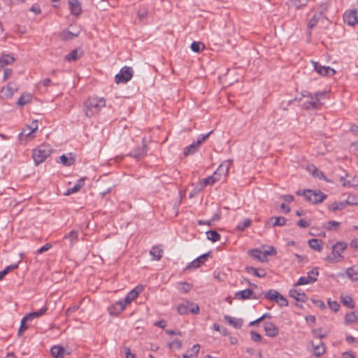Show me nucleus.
Wrapping results in <instances>:
<instances>
[{
  "label": "nucleus",
  "instance_id": "nucleus-1",
  "mask_svg": "<svg viewBox=\"0 0 358 358\" xmlns=\"http://www.w3.org/2000/svg\"><path fill=\"white\" fill-rule=\"evenodd\" d=\"M106 99L97 96L90 97L84 103V111L87 117L97 114L102 108L106 106Z\"/></svg>",
  "mask_w": 358,
  "mask_h": 358
},
{
  "label": "nucleus",
  "instance_id": "nucleus-2",
  "mask_svg": "<svg viewBox=\"0 0 358 358\" xmlns=\"http://www.w3.org/2000/svg\"><path fill=\"white\" fill-rule=\"evenodd\" d=\"M348 244L344 241H338L331 247V254L325 257V261L336 263L343 259L342 253L346 250Z\"/></svg>",
  "mask_w": 358,
  "mask_h": 358
},
{
  "label": "nucleus",
  "instance_id": "nucleus-3",
  "mask_svg": "<svg viewBox=\"0 0 358 358\" xmlns=\"http://www.w3.org/2000/svg\"><path fill=\"white\" fill-rule=\"evenodd\" d=\"M302 96L303 97H307L310 99V101H308L304 102L302 105L303 108L304 109H317L321 105L320 102V99L324 96V92H317L314 94L308 92L303 91L302 92Z\"/></svg>",
  "mask_w": 358,
  "mask_h": 358
},
{
  "label": "nucleus",
  "instance_id": "nucleus-4",
  "mask_svg": "<svg viewBox=\"0 0 358 358\" xmlns=\"http://www.w3.org/2000/svg\"><path fill=\"white\" fill-rule=\"evenodd\" d=\"M51 154V149L46 145H41L33 150L32 157L36 166L43 163Z\"/></svg>",
  "mask_w": 358,
  "mask_h": 358
},
{
  "label": "nucleus",
  "instance_id": "nucleus-5",
  "mask_svg": "<svg viewBox=\"0 0 358 358\" xmlns=\"http://www.w3.org/2000/svg\"><path fill=\"white\" fill-rule=\"evenodd\" d=\"M212 133L213 131H210L208 134L199 135L196 141H194L189 146H187L184 148V155L188 156L196 153L199 150L201 145L206 141V140L210 136V135Z\"/></svg>",
  "mask_w": 358,
  "mask_h": 358
},
{
  "label": "nucleus",
  "instance_id": "nucleus-6",
  "mask_svg": "<svg viewBox=\"0 0 358 358\" xmlns=\"http://www.w3.org/2000/svg\"><path fill=\"white\" fill-rule=\"evenodd\" d=\"M177 310L180 315L199 314L200 313L199 305L188 300L180 303L177 307Z\"/></svg>",
  "mask_w": 358,
  "mask_h": 358
},
{
  "label": "nucleus",
  "instance_id": "nucleus-7",
  "mask_svg": "<svg viewBox=\"0 0 358 358\" xmlns=\"http://www.w3.org/2000/svg\"><path fill=\"white\" fill-rule=\"evenodd\" d=\"M134 71L131 67L124 66L121 69L119 73L115 76V81L117 84L127 83L133 77Z\"/></svg>",
  "mask_w": 358,
  "mask_h": 358
},
{
  "label": "nucleus",
  "instance_id": "nucleus-8",
  "mask_svg": "<svg viewBox=\"0 0 358 358\" xmlns=\"http://www.w3.org/2000/svg\"><path fill=\"white\" fill-rule=\"evenodd\" d=\"M33 124H35V127L27 126L19 134L18 140L20 144H26L27 141L32 139L31 134L38 129V122L36 120L33 121Z\"/></svg>",
  "mask_w": 358,
  "mask_h": 358
},
{
  "label": "nucleus",
  "instance_id": "nucleus-9",
  "mask_svg": "<svg viewBox=\"0 0 358 358\" xmlns=\"http://www.w3.org/2000/svg\"><path fill=\"white\" fill-rule=\"evenodd\" d=\"M318 275V268L315 267L308 272L307 276L300 277L297 282L294 285V287L313 283L317 281Z\"/></svg>",
  "mask_w": 358,
  "mask_h": 358
},
{
  "label": "nucleus",
  "instance_id": "nucleus-10",
  "mask_svg": "<svg viewBox=\"0 0 358 358\" xmlns=\"http://www.w3.org/2000/svg\"><path fill=\"white\" fill-rule=\"evenodd\" d=\"M314 70L320 75L323 76L331 77L336 73V71L328 66H322L317 62H311Z\"/></svg>",
  "mask_w": 358,
  "mask_h": 358
},
{
  "label": "nucleus",
  "instance_id": "nucleus-11",
  "mask_svg": "<svg viewBox=\"0 0 358 358\" xmlns=\"http://www.w3.org/2000/svg\"><path fill=\"white\" fill-rule=\"evenodd\" d=\"M18 90V85L14 82H9L6 86L3 87L0 90L1 99H8L12 97L13 94Z\"/></svg>",
  "mask_w": 358,
  "mask_h": 358
},
{
  "label": "nucleus",
  "instance_id": "nucleus-12",
  "mask_svg": "<svg viewBox=\"0 0 358 358\" xmlns=\"http://www.w3.org/2000/svg\"><path fill=\"white\" fill-rule=\"evenodd\" d=\"M308 194L307 196L308 201L313 203L317 204L322 202L327 197V194L322 193L320 190H312L309 189Z\"/></svg>",
  "mask_w": 358,
  "mask_h": 358
},
{
  "label": "nucleus",
  "instance_id": "nucleus-13",
  "mask_svg": "<svg viewBox=\"0 0 358 358\" xmlns=\"http://www.w3.org/2000/svg\"><path fill=\"white\" fill-rule=\"evenodd\" d=\"M262 294L257 295L251 289H245L238 291L235 293V299L238 300H246L249 299H259Z\"/></svg>",
  "mask_w": 358,
  "mask_h": 358
},
{
  "label": "nucleus",
  "instance_id": "nucleus-14",
  "mask_svg": "<svg viewBox=\"0 0 358 358\" xmlns=\"http://www.w3.org/2000/svg\"><path fill=\"white\" fill-rule=\"evenodd\" d=\"M210 255L211 252H208L196 257L185 268L184 271L199 268L206 261H207L208 258L210 256Z\"/></svg>",
  "mask_w": 358,
  "mask_h": 358
},
{
  "label": "nucleus",
  "instance_id": "nucleus-15",
  "mask_svg": "<svg viewBox=\"0 0 358 358\" xmlns=\"http://www.w3.org/2000/svg\"><path fill=\"white\" fill-rule=\"evenodd\" d=\"M232 165V160L228 159L224 161L217 170L214 172L215 175L221 178V176H223L224 178L228 176V173L231 166Z\"/></svg>",
  "mask_w": 358,
  "mask_h": 358
},
{
  "label": "nucleus",
  "instance_id": "nucleus-16",
  "mask_svg": "<svg viewBox=\"0 0 358 358\" xmlns=\"http://www.w3.org/2000/svg\"><path fill=\"white\" fill-rule=\"evenodd\" d=\"M343 20L350 26L358 24V13L357 10L346 11L343 15Z\"/></svg>",
  "mask_w": 358,
  "mask_h": 358
},
{
  "label": "nucleus",
  "instance_id": "nucleus-17",
  "mask_svg": "<svg viewBox=\"0 0 358 358\" xmlns=\"http://www.w3.org/2000/svg\"><path fill=\"white\" fill-rule=\"evenodd\" d=\"M145 140H143V145L141 147L136 148L133 151L129 153V156L132 157L136 159L143 158L148 152V147L144 143Z\"/></svg>",
  "mask_w": 358,
  "mask_h": 358
},
{
  "label": "nucleus",
  "instance_id": "nucleus-18",
  "mask_svg": "<svg viewBox=\"0 0 358 358\" xmlns=\"http://www.w3.org/2000/svg\"><path fill=\"white\" fill-rule=\"evenodd\" d=\"M264 328L266 335L273 338L278 335L279 329L273 322H266L264 323Z\"/></svg>",
  "mask_w": 358,
  "mask_h": 358
},
{
  "label": "nucleus",
  "instance_id": "nucleus-19",
  "mask_svg": "<svg viewBox=\"0 0 358 358\" xmlns=\"http://www.w3.org/2000/svg\"><path fill=\"white\" fill-rule=\"evenodd\" d=\"M294 287L289 291V296L297 301L306 302L308 299L307 295L301 289H296Z\"/></svg>",
  "mask_w": 358,
  "mask_h": 358
},
{
  "label": "nucleus",
  "instance_id": "nucleus-20",
  "mask_svg": "<svg viewBox=\"0 0 358 358\" xmlns=\"http://www.w3.org/2000/svg\"><path fill=\"white\" fill-rule=\"evenodd\" d=\"M221 178L220 177H217L216 175H215V173L213 175L208 176L204 179H203L199 185V190H202L207 185H213L215 184L217 181L220 180Z\"/></svg>",
  "mask_w": 358,
  "mask_h": 358
},
{
  "label": "nucleus",
  "instance_id": "nucleus-21",
  "mask_svg": "<svg viewBox=\"0 0 358 358\" xmlns=\"http://www.w3.org/2000/svg\"><path fill=\"white\" fill-rule=\"evenodd\" d=\"M70 28L72 30H64L62 32L61 36L64 40H71L79 35L80 32L79 28L74 29L72 25H71Z\"/></svg>",
  "mask_w": 358,
  "mask_h": 358
},
{
  "label": "nucleus",
  "instance_id": "nucleus-22",
  "mask_svg": "<svg viewBox=\"0 0 358 358\" xmlns=\"http://www.w3.org/2000/svg\"><path fill=\"white\" fill-rule=\"evenodd\" d=\"M287 220L281 216L272 217L267 222V225H271L272 227H283L286 225Z\"/></svg>",
  "mask_w": 358,
  "mask_h": 358
},
{
  "label": "nucleus",
  "instance_id": "nucleus-23",
  "mask_svg": "<svg viewBox=\"0 0 358 358\" xmlns=\"http://www.w3.org/2000/svg\"><path fill=\"white\" fill-rule=\"evenodd\" d=\"M50 353L54 358H64L66 355L70 354L61 345L53 346L50 350Z\"/></svg>",
  "mask_w": 358,
  "mask_h": 358
},
{
  "label": "nucleus",
  "instance_id": "nucleus-24",
  "mask_svg": "<svg viewBox=\"0 0 358 358\" xmlns=\"http://www.w3.org/2000/svg\"><path fill=\"white\" fill-rule=\"evenodd\" d=\"M124 309V304H122V302H120V301L115 303L114 304L108 307L109 313L110 315L113 316L118 315Z\"/></svg>",
  "mask_w": 358,
  "mask_h": 358
},
{
  "label": "nucleus",
  "instance_id": "nucleus-25",
  "mask_svg": "<svg viewBox=\"0 0 358 358\" xmlns=\"http://www.w3.org/2000/svg\"><path fill=\"white\" fill-rule=\"evenodd\" d=\"M71 14L79 16L82 13L81 5L78 0H69Z\"/></svg>",
  "mask_w": 358,
  "mask_h": 358
},
{
  "label": "nucleus",
  "instance_id": "nucleus-26",
  "mask_svg": "<svg viewBox=\"0 0 358 358\" xmlns=\"http://www.w3.org/2000/svg\"><path fill=\"white\" fill-rule=\"evenodd\" d=\"M83 55V51L80 48L74 49L64 57L65 61L74 62Z\"/></svg>",
  "mask_w": 358,
  "mask_h": 358
},
{
  "label": "nucleus",
  "instance_id": "nucleus-27",
  "mask_svg": "<svg viewBox=\"0 0 358 358\" xmlns=\"http://www.w3.org/2000/svg\"><path fill=\"white\" fill-rule=\"evenodd\" d=\"M224 320L236 329H241L243 321L241 318H234L229 315H224Z\"/></svg>",
  "mask_w": 358,
  "mask_h": 358
},
{
  "label": "nucleus",
  "instance_id": "nucleus-28",
  "mask_svg": "<svg viewBox=\"0 0 358 358\" xmlns=\"http://www.w3.org/2000/svg\"><path fill=\"white\" fill-rule=\"evenodd\" d=\"M64 238L68 240L70 246H73L78 241V232L76 230H72L68 234H65Z\"/></svg>",
  "mask_w": 358,
  "mask_h": 358
},
{
  "label": "nucleus",
  "instance_id": "nucleus-29",
  "mask_svg": "<svg viewBox=\"0 0 358 358\" xmlns=\"http://www.w3.org/2000/svg\"><path fill=\"white\" fill-rule=\"evenodd\" d=\"M248 254L254 259L259 260L261 262H264L267 260L265 258V255H264V252L260 250L259 249H252L248 252Z\"/></svg>",
  "mask_w": 358,
  "mask_h": 358
},
{
  "label": "nucleus",
  "instance_id": "nucleus-30",
  "mask_svg": "<svg viewBox=\"0 0 358 358\" xmlns=\"http://www.w3.org/2000/svg\"><path fill=\"white\" fill-rule=\"evenodd\" d=\"M48 310V307L46 306H43L41 309L36 311H33L29 314L25 315V319H28L29 320H32L34 318L39 317L43 314L46 313Z\"/></svg>",
  "mask_w": 358,
  "mask_h": 358
},
{
  "label": "nucleus",
  "instance_id": "nucleus-31",
  "mask_svg": "<svg viewBox=\"0 0 358 358\" xmlns=\"http://www.w3.org/2000/svg\"><path fill=\"white\" fill-rule=\"evenodd\" d=\"M323 242L317 238H313L308 241L309 247L317 252H322Z\"/></svg>",
  "mask_w": 358,
  "mask_h": 358
},
{
  "label": "nucleus",
  "instance_id": "nucleus-32",
  "mask_svg": "<svg viewBox=\"0 0 358 358\" xmlns=\"http://www.w3.org/2000/svg\"><path fill=\"white\" fill-rule=\"evenodd\" d=\"M85 185V178H80L73 187L69 188L66 195H69L78 192Z\"/></svg>",
  "mask_w": 358,
  "mask_h": 358
},
{
  "label": "nucleus",
  "instance_id": "nucleus-33",
  "mask_svg": "<svg viewBox=\"0 0 358 358\" xmlns=\"http://www.w3.org/2000/svg\"><path fill=\"white\" fill-rule=\"evenodd\" d=\"M346 275L352 281L358 280V265H354L350 268H347Z\"/></svg>",
  "mask_w": 358,
  "mask_h": 358
},
{
  "label": "nucleus",
  "instance_id": "nucleus-34",
  "mask_svg": "<svg viewBox=\"0 0 358 358\" xmlns=\"http://www.w3.org/2000/svg\"><path fill=\"white\" fill-rule=\"evenodd\" d=\"M150 255L152 257V259L159 261L162 257L163 250L159 246H154L150 250Z\"/></svg>",
  "mask_w": 358,
  "mask_h": 358
},
{
  "label": "nucleus",
  "instance_id": "nucleus-35",
  "mask_svg": "<svg viewBox=\"0 0 358 358\" xmlns=\"http://www.w3.org/2000/svg\"><path fill=\"white\" fill-rule=\"evenodd\" d=\"M245 271L248 273H252L255 276L259 278H264L266 275V271L262 268H255L252 266H247Z\"/></svg>",
  "mask_w": 358,
  "mask_h": 358
},
{
  "label": "nucleus",
  "instance_id": "nucleus-36",
  "mask_svg": "<svg viewBox=\"0 0 358 358\" xmlns=\"http://www.w3.org/2000/svg\"><path fill=\"white\" fill-rule=\"evenodd\" d=\"M144 287L142 285H137L134 289L131 290L127 295L133 301L138 297L140 293L143 290Z\"/></svg>",
  "mask_w": 358,
  "mask_h": 358
},
{
  "label": "nucleus",
  "instance_id": "nucleus-37",
  "mask_svg": "<svg viewBox=\"0 0 358 358\" xmlns=\"http://www.w3.org/2000/svg\"><path fill=\"white\" fill-rule=\"evenodd\" d=\"M313 346L314 348V355L316 357H320L325 352V347L323 342L320 341L316 345L313 344Z\"/></svg>",
  "mask_w": 358,
  "mask_h": 358
},
{
  "label": "nucleus",
  "instance_id": "nucleus-38",
  "mask_svg": "<svg viewBox=\"0 0 358 358\" xmlns=\"http://www.w3.org/2000/svg\"><path fill=\"white\" fill-rule=\"evenodd\" d=\"M207 239L215 243L220 239V234L215 230H209L206 232Z\"/></svg>",
  "mask_w": 358,
  "mask_h": 358
},
{
  "label": "nucleus",
  "instance_id": "nucleus-39",
  "mask_svg": "<svg viewBox=\"0 0 358 358\" xmlns=\"http://www.w3.org/2000/svg\"><path fill=\"white\" fill-rule=\"evenodd\" d=\"M280 293L274 289H269L267 292L265 293L264 296L268 300L273 301L275 303L278 302V296Z\"/></svg>",
  "mask_w": 358,
  "mask_h": 358
},
{
  "label": "nucleus",
  "instance_id": "nucleus-40",
  "mask_svg": "<svg viewBox=\"0 0 358 358\" xmlns=\"http://www.w3.org/2000/svg\"><path fill=\"white\" fill-rule=\"evenodd\" d=\"M341 300L342 303L347 306L348 308H354L355 306V303L352 299V298L350 296H341Z\"/></svg>",
  "mask_w": 358,
  "mask_h": 358
},
{
  "label": "nucleus",
  "instance_id": "nucleus-41",
  "mask_svg": "<svg viewBox=\"0 0 358 358\" xmlns=\"http://www.w3.org/2000/svg\"><path fill=\"white\" fill-rule=\"evenodd\" d=\"M346 203L349 206H358V192L350 194L346 199Z\"/></svg>",
  "mask_w": 358,
  "mask_h": 358
},
{
  "label": "nucleus",
  "instance_id": "nucleus-42",
  "mask_svg": "<svg viewBox=\"0 0 358 358\" xmlns=\"http://www.w3.org/2000/svg\"><path fill=\"white\" fill-rule=\"evenodd\" d=\"M347 203L345 201H341V202H334L331 205L329 206V210L331 211H336L338 210H343L346 206Z\"/></svg>",
  "mask_w": 358,
  "mask_h": 358
},
{
  "label": "nucleus",
  "instance_id": "nucleus-43",
  "mask_svg": "<svg viewBox=\"0 0 358 358\" xmlns=\"http://www.w3.org/2000/svg\"><path fill=\"white\" fill-rule=\"evenodd\" d=\"M148 14V7L144 6V5L140 6V7L138 8V19L141 21L144 20L147 17Z\"/></svg>",
  "mask_w": 358,
  "mask_h": 358
},
{
  "label": "nucleus",
  "instance_id": "nucleus-44",
  "mask_svg": "<svg viewBox=\"0 0 358 358\" xmlns=\"http://www.w3.org/2000/svg\"><path fill=\"white\" fill-rule=\"evenodd\" d=\"M14 62V58L8 55L2 56L0 58V69L4 66L10 64Z\"/></svg>",
  "mask_w": 358,
  "mask_h": 358
},
{
  "label": "nucleus",
  "instance_id": "nucleus-45",
  "mask_svg": "<svg viewBox=\"0 0 358 358\" xmlns=\"http://www.w3.org/2000/svg\"><path fill=\"white\" fill-rule=\"evenodd\" d=\"M340 225H341L340 222H338L337 221H334V220H331V221H328L327 222L325 223L324 228L327 230L336 231V230H337V229L338 228V227Z\"/></svg>",
  "mask_w": 358,
  "mask_h": 358
},
{
  "label": "nucleus",
  "instance_id": "nucleus-46",
  "mask_svg": "<svg viewBox=\"0 0 358 358\" xmlns=\"http://www.w3.org/2000/svg\"><path fill=\"white\" fill-rule=\"evenodd\" d=\"M18 268V263L15 264H11L10 266H6L3 271H0V280H1L3 277L8 274L9 272L16 269Z\"/></svg>",
  "mask_w": 358,
  "mask_h": 358
},
{
  "label": "nucleus",
  "instance_id": "nucleus-47",
  "mask_svg": "<svg viewBox=\"0 0 358 358\" xmlns=\"http://www.w3.org/2000/svg\"><path fill=\"white\" fill-rule=\"evenodd\" d=\"M191 50L194 52H200L205 48V45L203 43L199 41H194L191 44Z\"/></svg>",
  "mask_w": 358,
  "mask_h": 358
},
{
  "label": "nucleus",
  "instance_id": "nucleus-48",
  "mask_svg": "<svg viewBox=\"0 0 358 358\" xmlns=\"http://www.w3.org/2000/svg\"><path fill=\"white\" fill-rule=\"evenodd\" d=\"M31 100V96L29 94H24L18 99L17 103L20 106H24Z\"/></svg>",
  "mask_w": 358,
  "mask_h": 358
},
{
  "label": "nucleus",
  "instance_id": "nucleus-49",
  "mask_svg": "<svg viewBox=\"0 0 358 358\" xmlns=\"http://www.w3.org/2000/svg\"><path fill=\"white\" fill-rule=\"evenodd\" d=\"M251 220L247 218L237 224L236 229L240 231H243L246 228L251 225Z\"/></svg>",
  "mask_w": 358,
  "mask_h": 358
},
{
  "label": "nucleus",
  "instance_id": "nucleus-50",
  "mask_svg": "<svg viewBox=\"0 0 358 358\" xmlns=\"http://www.w3.org/2000/svg\"><path fill=\"white\" fill-rule=\"evenodd\" d=\"M355 312H350L346 313L344 318L345 324H350L351 323L356 322Z\"/></svg>",
  "mask_w": 358,
  "mask_h": 358
},
{
  "label": "nucleus",
  "instance_id": "nucleus-51",
  "mask_svg": "<svg viewBox=\"0 0 358 358\" xmlns=\"http://www.w3.org/2000/svg\"><path fill=\"white\" fill-rule=\"evenodd\" d=\"M60 162L63 165L70 166L74 164L75 159L73 157L69 158L65 155H62L60 156Z\"/></svg>",
  "mask_w": 358,
  "mask_h": 358
},
{
  "label": "nucleus",
  "instance_id": "nucleus-52",
  "mask_svg": "<svg viewBox=\"0 0 358 358\" xmlns=\"http://www.w3.org/2000/svg\"><path fill=\"white\" fill-rule=\"evenodd\" d=\"M309 0H289L292 6L295 7L296 9H300L305 6Z\"/></svg>",
  "mask_w": 358,
  "mask_h": 358
},
{
  "label": "nucleus",
  "instance_id": "nucleus-53",
  "mask_svg": "<svg viewBox=\"0 0 358 358\" xmlns=\"http://www.w3.org/2000/svg\"><path fill=\"white\" fill-rule=\"evenodd\" d=\"M213 329L215 331H219L223 336L229 335V331L225 327H221L218 324L214 323Z\"/></svg>",
  "mask_w": 358,
  "mask_h": 358
},
{
  "label": "nucleus",
  "instance_id": "nucleus-54",
  "mask_svg": "<svg viewBox=\"0 0 358 358\" xmlns=\"http://www.w3.org/2000/svg\"><path fill=\"white\" fill-rule=\"evenodd\" d=\"M27 321H29V320L25 319V316L22 319L21 323H20V327L19 328L18 333H17L19 336H22V334L24 332V331H26L28 327L26 324V322Z\"/></svg>",
  "mask_w": 358,
  "mask_h": 358
},
{
  "label": "nucleus",
  "instance_id": "nucleus-55",
  "mask_svg": "<svg viewBox=\"0 0 358 358\" xmlns=\"http://www.w3.org/2000/svg\"><path fill=\"white\" fill-rule=\"evenodd\" d=\"M313 169L314 170L313 171L312 175L314 178L327 180L326 177L322 171L318 170L315 166H313Z\"/></svg>",
  "mask_w": 358,
  "mask_h": 358
},
{
  "label": "nucleus",
  "instance_id": "nucleus-56",
  "mask_svg": "<svg viewBox=\"0 0 358 358\" xmlns=\"http://www.w3.org/2000/svg\"><path fill=\"white\" fill-rule=\"evenodd\" d=\"M328 306L334 312H337L340 308V304L338 301H331L330 299H328Z\"/></svg>",
  "mask_w": 358,
  "mask_h": 358
},
{
  "label": "nucleus",
  "instance_id": "nucleus-57",
  "mask_svg": "<svg viewBox=\"0 0 358 358\" xmlns=\"http://www.w3.org/2000/svg\"><path fill=\"white\" fill-rule=\"evenodd\" d=\"M192 288V285L187 282H180L179 284L178 289L180 291L187 293Z\"/></svg>",
  "mask_w": 358,
  "mask_h": 358
},
{
  "label": "nucleus",
  "instance_id": "nucleus-58",
  "mask_svg": "<svg viewBox=\"0 0 358 358\" xmlns=\"http://www.w3.org/2000/svg\"><path fill=\"white\" fill-rule=\"evenodd\" d=\"M312 333L315 338H322L327 336V334L322 332V329H316L312 331Z\"/></svg>",
  "mask_w": 358,
  "mask_h": 358
},
{
  "label": "nucleus",
  "instance_id": "nucleus-59",
  "mask_svg": "<svg viewBox=\"0 0 358 358\" xmlns=\"http://www.w3.org/2000/svg\"><path fill=\"white\" fill-rule=\"evenodd\" d=\"M182 341L178 339H175L173 342L169 344L170 348H175L176 349H180L182 348Z\"/></svg>",
  "mask_w": 358,
  "mask_h": 358
},
{
  "label": "nucleus",
  "instance_id": "nucleus-60",
  "mask_svg": "<svg viewBox=\"0 0 358 358\" xmlns=\"http://www.w3.org/2000/svg\"><path fill=\"white\" fill-rule=\"evenodd\" d=\"M250 335L251 338L254 342H261L262 340V336L255 331H251Z\"/></svg>",
  "mask_w": 358,
  "mask_h": 358
},
{
  "label": "nucleus",
  "instance_id": "nucleus-61",
  "mask_svg": "<svg viewBox=\"0 0 358 358\" xmlns=\"http://www.w3.org/2000/svg\"><path fill=\"white\" fill-rule=\"evenodd\" d=\"M278 302H276L279 306H288V301L287 299L283 296L281 294H280L278 296Z\"/></svg>",
  "mask_w": 358,
  "mask_h": 358
},
{
  "label": "nucleus",
  "instance_id": "nucleus-62",
  "mask_svg": "<svg viewBox=\"0 0 358 358\" xmlns=\"http://www.w3.org/2000/svg\"><path fill=\"white\" fill-rule=\"evenodd\" d=\"M317 22H318V20H317L316 16L314 15L309 20L308 24V28L310 29H313L314 27L316 26V24H317Z\"/></svg>",
  "mask_w": 358,
  "mask_h": 358
},
{
  "label": "nucleus",
  "instance_id": "nucleus-63",
  "mask_svg": "<svg viewBox=\"0 0 358 358\" xmlns=\"http://www.w3.org/2000/svg\"><path fill=\"white\" fill-rule=\"evenodd\" d=\"M311 301L315 306L320 307L321 309L323 310L326 308V306L322 300L312 299Z\"/></svg>",
  "mask_w": 358,
  "mask_h": 358
},
{
  "label": "nucleus",
  "instance_id": "nucleus-64",
  "mask_svg": "<svg viewBox=\"0 0 358 358\" xmlns=\"http://www.w3.org/2000/svg\"><path fill=\"white\" fill-rule=\"evenodd\" d=\"M52 247V245L50 243H46L43 246L41 247L39 249L37 250L36 253L37 254H42L44 252L48 251L49 249H50Z\"/></svg>",
  "mask_w": 358,
  "mask_h": 358
}]
</instances>
